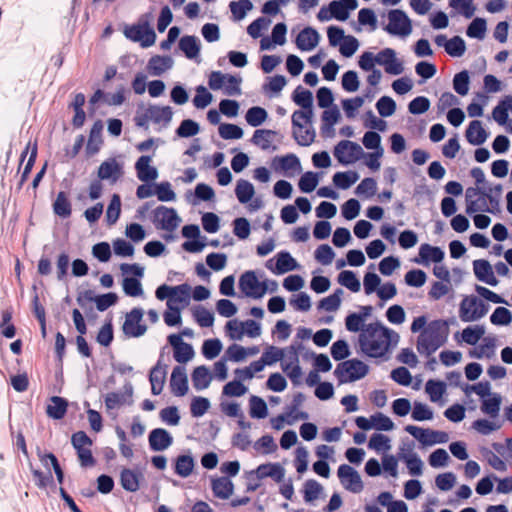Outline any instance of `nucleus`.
I'll return each mask as SVG.
<instances>
[{
    "label": "nucleus",
    "mask_w": 512,
    "mask_h": 512,
    "mask_svg": "<svg viewBox=\"0 0 512 512\" xmlns=\"http://www.w3.org/2000/svg\"><path fill=\"white\" fill-rule=\"evenodd\" d=\"M363 146L368 150L384 151L381 136L374 131H368L362 138Z\"/></svg>",
    "instance_id": "nucleus-64"
},
{
    "label": "nucleus",
    "mask_w": 512,
    "mask_h": 512,
    "mask_svg": "<svg viewBox=\"0 0 512 512\" xmlns=\"http://www.w3.org/2000/svg\"><path fill=\"white\" fill-rule=\"evenodd\" d=\"M487 32V23L483 18H475L468 26L466 34L470 38L483 40Z\"/></svg>",
    "instance_id": "nucleus-52"
},
{
    "label": "nucleus",
    "mask_w": 512,
    "mask_h": 512,
    "mask_svg": "<svg viewBox=\"0 0 512 512\" xmlns=\"http://www.w3.org/2000/svg\"><path fill=\"white\" fill-rule=\"evenodd\" d=\"M68 402L66 399L53 396L50 399V404L47 405L46 413L52 419H62L67 412Z\"/></svg>",
    "instance_id": "nucleus-30"
},
{
    "label": "nucleus",
    "mask_w": 512,
    "mask_h": 512,
    "mask_svg": "<svg viewBox=\"0 0 512 512\" xmlns=\"http://www.w3.org/2000/svg\"><path fill=\"white\" fill-rule=\"evenodd\" d=\"M281 367L293 384H300L303 372L299 364V357L294 350L287 351L281 362Z\"/></svg>",
    "instance_id": "nucleus-16"
},
{
    "label": "nucleus",
    "mask_w": 512,
    "mask_h": 512,
    "mask_svg": "<svg viewBox=\"0 0 512 512\" xmlns=\"http://www.w3.org/2000/svg\"><path fill=\"white\" fill-rule=\"evenodd\" d=\"M411 418L417 422L431 421L434 419V411L426 403L415 401L412 404Z\"/></svg>",
    "instance_id": "nucleus-38"
},
{
    "label": "nucleus",
    "mask_w": 512,
    "mask_h": 512,
    "mask_svg": "<svg viewBox=\"0 0 512 512\" xmlns=\"http://www.w3.org/2000/svg\"><path fill=\"white\" fill-rule=\"evenodd\" d=\"M279 139V135L275 130H258V145L264 150H275Z\"/></svg>",
    "instance_id": "nucleus-43"
},
{
    "label": "nucleus",
    "mask_w": 512,
    "mask_h": 512,
    "mask_svg": "<svg viewBox=\"0 0 512 512\" xmlns=\"http://www.w3.org/2000/svg\"><path fill=\"white\" fill-rule=\"evenodd\" d=\"M445 51L452 57H461L466 51L465 41L455 36L445 42Z\"/></svg>",
    "instance_id": "nucleus-56"
},
{
    "label": "nucleus",
    "mask_w": 512,
    "mask_h": 512,
    "mask_svg": "<svg viewBox=\"0 0 512 512\" xmlns=\"http://www.w3.org/2000/svg\"><path fill=\"white\" fill-rule=\"evenodd\" d=\"M388 24L385 30L394 36L407 37L412 33V21L402 10H391L388 13Z\"/></svg>",
    "instance_id": "nucleus-8"
},
{
    "label": "nucleus",
    "mask_w": 512,
    "mask_h": 512,
    "mask_svg": "<svg viewBox=\"0 0 512 512\" xmlns=\"http://www.w3.org/2000/svg\"><path fill=\"white\" fill-rule=\"evenodd\" d=\"M298 268V262L288 252H281L277 254L275 273L284 274Z\"/></svg>",
    "instance_id": "nucleus-35"
},
{
    "label": "nucleus",
    "mask_w": 512,
    "mask_h": 512,
    "mask_svg": "<svg viewBox=\"0 0 512 512\" xmlns=\"http://www.w3.org/2000/svg\"><path fill=\"white\" fill-rule=\"evenodd\" d=\"M337 476L343 488L351 493L359 494L364 489L362 477L353 467L342 464L338 467Z\"/></svg>",
    "instance_id": "nucleus-10"
},
{
    "label": "nucleus",
    "mask_w": 512,
    "mask_h": 512,
    "mask_svg": "<svg viewBox=\"0 0 512 512\" xmlns=\"http://www.w3.org/2000/svg\"><path fill=\"white\" fill-rule=\"evenodd\" d=\"M53 212L60 218H69L72 214V204L68 198V195L64 191H60L53 204Z\"/></svg>",
    "instance_id": "nucleus-27"
},
{
    "label": "nucleus",
    "mask_w": 512,
    "mask_h": 512,
    "mask_svg": "<svg viewBox=\"0 0 512 512\" xmlns=\"http://www.w3.org/2000/svg\"><path fill=\"white\" fill-rule=\"evenodd\" d=\"M379 64V52L364 51L358 58V66L363 71L373 70Z\"/></svg>",
    "instance_id": "nucleus-60"
},
{
    "label": "nucleus",
    "mask_w": 512,
    "mask_h": 512,
    "mask_svg": "<svg viewBox=\"0 0 512 512\" xmlns=\"http://www.w3.org/2000/svg\"><path fill=\"white\" fill-rule=\"evenodd\" d=\"M449 331V323L446 320L431 321L417 337V351L421 355L430 356L446 343Z\"/></svg>",
    "instance_id": "nucleus-2"
},
{
    "label": "nucleus",
    "mask_w": 512,
    "mask_h": 512,
    "mask_svg": "<svg viewBox=\"0 0 512 512\" xmlns=\"http://www.w3.org/2000/svg\"><path fill=\"white\" fill-rule=\"evenodd\" d=\"M320 182V175L316 172L307 171L299 179L298 187L303 193H310L316 189Z\"/></svg>",
    "instance_id": "nucleus-45"
},
{
    "label": "nucleus",
    "mask_w": 512,
    "mask_h": 512,
    "mask_svg": "<svg viewBox=\"0 0 512 512\" xmlns=\"http://www.w3.org/2000/svg\"><path fill=\"white\" fill-rule=\"evenodd\" d=\"M229 8L234 20L240 21L253 9V4L250 0L231 1Z\"/></svg>",
    "instance_id": "nucleus-53"
},
{
    "label": "nucleus",
    "mask_w": 512,
    "mask_h": 512,
    "mask_svg": "<svg viewBox=\"0 0 512 512\" xmlns=\"http://www.w3.org/2000/svg\"><path fill=\"white\" fill-rule=\"evenodd\" d=\"M334 156L339 163L351 165L362 159L363 148L356 142L342 140L334 147Z\"/></svg>",
    "instance_id": "nucleus-7"
},
{
    "label": "nucleus",
    "mask_w": 512,
    "mask_h": 512,
    "mask_svg": "<svg viewBox=\"0 0 512 512\" xmlns=\"http://www.w3.org/2000/svg\"><path fill=\"white\" fill-rule=\"evenodd\" d=\"M151 160V156L142 155L135 163L137 177L142 182L154 181L158 177L157 169L150 165Z\"/></svg>",
    "instance_id": "nucleus-22"
},
{
    "label": "nucleus",
    "mask_w": 512,
    "mask_h": 512,
    "mask_svg": "<svg viewBox=\"0 0 512 512\" xmlns=\"http://www.w3.org/2000/svg\"><path fill=\"white\" fill-rule=\"evenodd\" d=\"M31 148L29 159L23 169L22 175H21V181L20 183L23 184L29 177V174L35 164L36 157H37V143L34 142L33 145H31V142H28L25 150L21 154V162L24 161L26 155L29 152V149Z\"/></svg>",
    "instance_id": "nucleus-42"
},
{
    "label": "nucleus",
    "mask_w": 512,
    "mask_h": 512,
    "mask_svg": "<svg viewBox=\"0 0 512 512\" xmlns=\"http://www.w3.org/2000/svg\"><path fill=\"white\" fill-rule=\"evenodd\" d=\"M179 48L188 59L196 58L200 52V45L195 36H183L179 41Z\"/></svg>",
    "instance_id": "nucleus-40"
},
{
    "label": "nucleus",
    "mask_w": 512,
    "mask_h": 512,
    "mask_svg": "<svg viewBox=\"0 0 512 512\" xmlns=\"http://www.w3.org/2000/svg\"><path fill=\"white\" fill-rule=\"evenodd\" d=\"M147 117L150 118L155 124H163L167 126L173 117V111L170 106H158V105H150L147 109Z\"/></svg>",
    "instance_id": "nucleus-23"
},
{
    "label": "nucleus",
    "mask_w": 512,
    "mask_h": 512,
    "mask_svg": "<svg viewBox=\"0 0 512 512\" xmlns=\"http://www.w3.org/2000/svg\"><path fill=\"white\" fill-rule=\"evenodd\" d=\"M501 405V396L497 393H491L483 399L482 410L492 417L498 415Z\"/></svg>",
    "instance_id": "nucleus-55"
},
{
    "label": "nucleus",
    "mask_w": 512,
    "mask_h": 512,
    "mask_svg": "<svg viewBox=\"0 0 512 512\" xmlns=\"http://www.w3.org/2000/svg\"><path fill=\"white\" fill-rule=\"evenodd\" d=\"M239 289L245 296L256 298V271H247L241 275Z\"/></svg>",
    "instance_id": "nucleus-37"
},
{
    "label": "nucleus",
    "mask_w": 512,
    "mask_h": 512,
    "mask_svg": "<svg viewBox=\"0 0 512 512\" xmlns=\"http://www.w3.org/2000/svg\"><path fill=\"white\" fill-rule=\"evenodd\" d=\"M509 112H512V96H506L498 103L492 111V117L499 125H504Z\"/></svg>",
    "instance_id": "nucleus-32"
},
{
    "label": "nucleus",
    "mask_w": 512,
    "mask_h": 512,
    "mask_svg": "<svg viewBox=\"0 0 512 512\" xmlns=\"http://www.w3.org/2000/svg\"><path fill=\"white\" fill-rule=\"evenodd\" d=\"M446 391L447 385L443 381L428 380L425 384V392L433 403H442Z\"/></svg>",
    "instance_id": "nucleus-28"
},
{
    "label": "nucleus",
    "mask_w": 512,
    "mask_h": 512,
    "mask_svg": "<svg viewBox=\"0 0 512 512\" xmlns=\"http://www.w3.org/2000/svg\"><path fill=\"white\" fill-rule=\"evenodd\" d=\"M167 375V365L162 362V355L158 359L156 365L151 369L149 381L151 384V392L153 395H159L164 387Z\"/></svg>",
    "instance_id": "nucleus-17"
},
{
    "label": "nucleus",
    "mask_w": 512,
    "mask_h": 512,
    "mask_svg": "<svg viewBox=\"0 0 512 512\" xmlns=\"http://www.w3.org/2000/svg\"><path fill=\"white\" fill-rule=\"evenodd\" d=\"M123 290L130 297H139L143 294L141 282L134 277H125L123 279Z\"/></svg>",
    "instance_id": "nucleus-63"
},
{
    "label": "nucleus",
    "mask_w": 512,
    "mask_h": 512,
    "mask_svg": "<svg viewBox=\"0 0 512 512\" xmlns=\"http://www.w3.org/2000/svg\"><path fill=\"white\" fill-rule=\"evenodd\" d=\"M172 64L171 57L155 55L149 59L147 68L152 75L159 76L170 69Z\"/></svg>",
    "instance_id": "nucleus-33"
},
{
    "label": "nucleus",
    "mask_w": 512,
    "mask_h": 512,
    "mask_svg": "<svg viewBox=\"0 0 512 512\" xmlns=\"http://www.w3.org/2000/svg\"><path fill=\"white\" fill-rule=\"evenodd\" d=\"M400 336L381 323L368 324L359 335L360 351L371 358L386 356L397 346Z\"/></svg>",
    "instance_id": "nucleus-1"
},
{
    "label": "nucleus",
    "mask_w": 512,
    "mask_h": 512,
    "mask_svg": "<svg viewBox=\"0 0 512 512\" xmlns=\"http://www.w3.org/2000/svg\"><path fill=\"white\" fill-rule=\"evenodd\" d=\"M405 432L410 434L423 446H433L435 444H444L449 440L446 432L423 428L416 425H406Z\"/></svg>",
    "instance_id": "nucleus-5"
},
{
    "label": "nucleus",
    "mask_w": 512,
    "mask_h": 512,
    "mask_svg": "<svg viewBox=\"0 0 512 512\" xmlns=\"http://www.w3.org/2000/svg\"><path fill=\"white\" fill-rule=\"evenodd\" d=\"M340 119L341 113L338 108H327L321 116L323 130L327 131L330 135H333L334 125H336L340 121Z\"/></svg>",
    "instance_id": "nucleus-41"
},
{
    "label": "nucleus",
    "mask_w": 512,
    "mask_h": 512,
    "mask_svg": "<svg viewBox=\"0 0 512 512\" xmlns=\"http://www.w3.org/2000/svg\"><path fill=\"white\" fill-rule=\"evenodd\" d=\"M487 313L485 304L476 296H465L459 306V317L463 322H474Z\"/></svg>",
    "instance_id": "nucleus-6"
},
{
    "label": "nucleus",
    "mask_w": 512,
    "mask_h": 512,
    "mask_svg": "<svg viewBox=\"0 0 512 512\" xmlns=\"http://www.w3.org/2000/svg\"><path fill=\"white\" fill-rule=\"evenodd\" d=\"M379 65L383 66L385 72L390 75H400L404 72L403 62L392 48H384L379 52Z\"/></svg>",
    "instance_id": "nucleus-13"
},
{
    "label": "nucleus",
    "mask_w": 512,
    "mask_h": 512,
    "mask_svg": "<svg viewBox=\"0 0 512 512\" xmlns=\"http://www.w3.org/2000/svg\"><path fill=\"white\" fill-rule=\"evenodd\" d=\"M102 131H103V123L101 120H97L91 127L89 139H88V148L92 149L94 152L99 150V146L102 143Z\"/></svg>",
    "instance_id": "nucleus-54"
},
{
    "label": "nucleus",
    "mask_w": 512,
    "mask_h": 512,
    "mask_svg": "<svg viewBox=\"0 0 512 512\" xmlns=\"http://www.w3.org/2000/svg\"><path fill=\"white\" fill-rule=\"evenodd\" d=\"M284 469L280 464H264L258 466V476L271 477L280 482L284 478Z\"/></svg>",
    "instance_id": "nucleus-50"
},
{
    "label": "nucleus",
    "mask_w": 512,
    "mask_h": 512,
    "mask_svg": "<svg viewBox=\"0 0 512 512\" xmlns=\"http://www.w3.org/2000/svg\"><path fill=\"white\" fill-rule=\"evenodd\" d=\"M342 294V290H336L335 293L329 295L319 302V308L327 312L336 311L340 307Z\"/></svg>",
    "instance_id": "nucleus-61"
},
{
    "label": "nucleus",
    "mask_w": 512,
    "mask_h": 512,
    "mask_svg": "<svg viewBox=\"0 0 512 512\" xmlns=\"http://www.w3.org/2000/svg\"><path fill=\"white\" fill-rule=\"evenodd\" d=\"M254 186L247 180L240 179L235 188V194L240 203H248L254 195Z\"/></svg>",
    "instance_id": "nucleus-47"
},
{
    "label": "nucleus",
    "mask_w": 512,
    "mask_h": 512,
    "mask_svg": "<svg viewBox=\"0 0 512 512\" xmlns=\"http://www.w3.org/2000/svg\"><path fill=\"white\" fill-rule=\"evenodd\" d=\"M272 168L288 177H293L302 171L299 159L293 154L275 157L272 161Z\"/></svg>",
    "instance_id": "nucleus-14"
},
{
    "label": "nucleus",
    "mask_w": 512,
    "mask_h": 512,
    "mask_svg": "<svg viewBox=\"0 0 512 512\" xmlns=\"http://www.w3.org/2000/svg\"><path fill=\"white\" fill-rule=\"evenodd\" d=\"M153 222L157 229L173 232L179 226L180 218L174 208L158 206L154 212Z\"/></svg>",
    "instance_id": "nucleus-11"
},
{
    "label": "nucleus",
    "mask_w": 512,
    "mask_h": 512,
    "mask_svg": "<svg viewBox=\"0 0 512 512\" xmlns=\"http://www.w3.org/2000/svg\"><path fill=\"white\" fill-rule=\"evenodd\" d=\"M193 468H194V460H193L192 456L179 455L175 459L174 470L178 476H180L182 478L188 477L192 473Z\"/></svg>",
    "instance_id": "nucleus-44"
},
{
    "label": "nucleus",
    "mask_w": 512,
    "mask_h": 512,
    "mask_svg": "<svg viewBox=\"0 0 512 512\" xmlns=\"http://www.w3.org/2000/svg\"><path fill=\"white\" fill-rule=\"evenodd\" d=\"M122 175L121 166L115 161H104L98 168V177L100 180H110L115 183Z\"/></svg>",
    "instance_id": "nucleus-26"
},
{
    "label": "nucleus",
    "mask_w": 512,
    "mask_h": 512,
    "mask_svg": "<svg viewBox=\"0 0 512 512\" xmlns=\"http://www.w3.org/2000/svg\"><path fill=\"white\" fill-rule=\"evenodd\" d=\"M473 271L476 278L491 286H497L499 280L496 278L492 265L489 261L478 259L473 262Z\"/></svg>",
    "instance_id": "nucleus-18"
},
{
    "label": "nucleus",
    "mask_w": 512,
    "mask_h": 512,
    "mask_svg": "<svg viewBox=\"0 0 512 512\" xmlns=\"http://www.w3.org/2000/svg\"><path fill=\"white\" fill-rule=\"evenodd\" d=\"M144 312L141 308L135 307L126 313L125 320L122 325V331L129 338H138L143 336L147 331V325L143 323Z\"/></svg>",
    "instance_id": "nucleus-9"
},
{
    "label": "nucleus",
    "mask_w": 512,
    "mask_h": 512,
    "mask_svg": "<svg viewBox=\"0 0 512 512\" xmlns=\"http://www.w3.org/2000/svg\"><path fill=\"white\" fill-rule=\"evenodd\" d=\"M359 180V174L356 171L349 170L345 172H337L333 175V184L340 189L346 190Z\"/></svg>",
    "instance_id": "nucleus-36"
},
{
    "label": "nucleus",
    "mask_w": 512,
    "mask_h": 512,
    "mask_svg": "<svg viewBox=\"0 0 512 512\" xmlns=\"http://www.w3.org/2000/svg\"><path fill=\"white\" fill-rule=\"evenodd\" d=\"M419 256L426 262L440 263L444 258V252L439 247L423 244L419 249Z\"/></svg>",
    "instance_id": "nucleus-46"
},
{
    "label": "nucleus",
    "mask_w": 512,
    "mask_h": 512,
    "mask_svg": "<svg viewBox=\"0 0 512 512\" xmlns=\"http://www.w3.org/2000/svg\"><path fill=\"white\" fill-rule=\"evenodd\" d=\"M124 35L134 42H140L144 48L152 46L156 39L154 30L142 25L127 26Z\"/></svg>",
    "instance_id": "nucleus-12"
},
{
    "label": "nucleus",
    "mask_w": 512,
    "mask_h": 512,
    "mask_svg": "<svg viewBox=\"0 0 512 512\" xmlns=\"http://www.w3.org/2000/svg\"><path fill=\"white\" fill-rule=\"evenodd\" d=\"M487 137L488 134L480 121L475 120L469 124L466 130V138L469 143L472 145H480L486 141Z\"/></svg>",
    "instance_id": "nucleus-29"
},
{
    "label": "nucleus",
    "mask_w": 512,
    "mask_h": 512,
    "mask_svg": "<svg viewBox=\"0 0 512 512\" xmlns=\"http://www.w3.org/2000/svg\"><path fill=\"white\" fill-rule=\"evenodd\" d=\"M485 328L482 325H472L464 328L460 333L455 334L458 342H464L468 345H476L484 336Z\"/></svg>",
    "instance_id": "nucleus-24"
},
{
    "label": "nucleus",
    "mask_w": 512,
    "mask_h": 512,
    "mask_svg": "<svg viewBox=\"0 0 512 512\" xmlns=\"http://www.w3.org/2000/svg\"><path fill=\"white\" fill-rule=\"evenodd\" d=\"M254 352L255 348L246 350L238 344H232L225 351L224 358L234 362H240L243 361L248 354H253Z\"/></svg>",
    "instance_id": "nucleus-51"
},
{
    "label": "nucleus",
    "mask_w": 512,
    "mask_h": 512,
    "mask_svg": "<svg viewBox=\"0 0 512 512\" xmlns=\"http://www.w3.org/2000/svg\"><path fill=\"white\" fill-rule=\"evenodd\" d=\"M121 212V198L118 194H114L110 200V203L108 205L107 211H106V218L108 224L112 225L115 224L116 221L119 219Z\"/></svg>",
    "instance_id": "nucleus-59"
},
{
    "label": "nucleus",
    "mask_w": 512,
    "mask_h": 512,
    "mask_svg": "<svg viewBox=\"0 0 512 512\" xmlns=\"http://www.w3.org/2000/svg\"><path fill=\"white\" fill-rule=\"evenodd\" d=\"M168 342L173 347V356L178 363H186L193 358V347L184 342L180 334L169 335Z\"/></svg>",
    "instance_id": "nucleus-15"
},
{
    "label": "nucleus",
    "mask_w": 512,
    "mask_h": 512,
    "mask_svg": "<svg viewBox=\"0 0 512 512\" xmlns=\"http://www.w3.org/2000/svg\"><path fill=\"white\" fill-rule=\"evenodd\" d=\"M170 388L171 392L178 397H182L188 392V379L183 366L174 367L170 378Z\"/></svg>",
    "instance_id": "nucleus-19"
},
{
    "label": "nucleus",
    "mask_w": 512,
    "mask_h": 512,
    "mask_svg": "<svg viewBox=\"0 0 512 512\" xmlns=\"http://www.w3.org/2000/svg\"><path fill=\"white\" fill-rule=\"evenodd\" d=\"M149 446L153 451H164L173 443L171 434L163 428L153 429L148 436Z\"/></svg>",
    "instance_id": "nucleus-20"
},
{
    "label": "nucleus",
    "mask_w": 512,
    "mask_h": 512,
    "mask_svg": "<svg viewBox=\"0 0 512 512\" xmlns=\"http://www.w3.org/2000/svg\"><path fill=\"white\" fill-rule=\"evenodd\" d=\"M368 446L370 449L379 453H386L392 448L391 439L388 436L380 433L373 434L370 437Z\"/></svg>",
    "instance_id": "nucleus-48"
},
{
    "label": "nucleus",
    "mask_w": 512,
    "mask_h": 512,
    "mask_svg": "<svg viewBox=\"0 0 512 512\" xmlns=\"http://www.w3.org/2000/svg\"><path fill=\"white\" fill-rule=\"evenodd\" d=\"M359 47V40L352 35H347L345 40H343L342 43L338 46L340 54L346 58L352 57L357 52Z\"/></svg>",
    "instance_id": "nucleus-57"
},
{
    "label": "nucleus",
    "mask_w": 512,
    "mask_h": 512,
    "mask_svg": "<svg viewBox=\"0 0 512 512\" xmlns=\"http://www.w3.org/2000/svg\"><path fill=\"white\" fill-rule=\"evenodd\" d=\"M211 379V374L206 366H198L193 370L192 383L196 390L206 389L209 386Z\"/></svg>",
    "instance_id": "nucleus-39"
},
{
    "label": "nucleus",
    "mask_w": 512,
    "mask_h": 512,
    "mask_svg": "<svg viewBox=\"0 0 512 512\" xmlns=\"http://www.w3.org/2000/svg\"><path fill=\"white\" fill-rule=\"evenodd\" d=\"M368 373L369 366L356 358L341 362L334 371L340 384L356 382L366 377Z\"/></svg>",
    "instance_id": "nucleus-4"
},
{
    "label": "nucleus",
    "mask_w": 512,
    "mask_h": 512,
    "mask_svg": "<svg viewBox=\"0 0 512 512\" xmlns=\"http://www.w3.org/2000/svg\"><path fill=\"white\" fill-rule=\"evenodd\" d=\"M320 41V34L312 27H306L296 37V46L301 51H311Z\"/></svg>",
    "instance_id": "nucleus-21"
},
{
    "label": "nucleus",
    "mask_w": 512,
    "mask_h": 512,
    "mask_svg": "<svg viewBox=\"0 0 512 512\" xmlns=\"http://www.w3.org/2000/svg\"><path fill=\"white\" fill-rule=\"evenodd\" d=\"M293 101L301 107L296 112L313 111V95L311 91L297 87L293 93Z\"/></svg>",
    "instance_id": "nucleus-34"
},
{
    "label": "nucleus",
    "mask_w": 512,
    "mask_h": 512,
    "mask_svg": "<svg viewBox=\"0 0 512 512\" xmlns=\"http://www.w3.org/2000/svg\"><path fill=\"white\" fill-rule=\"evenodd\" d=\"M211 489L215 497L225 500L233 494L234 485L229 477L222 476L212 479Z\"/></svg>",
    "instance_id": "nucleus-25"
},
{
    "label": "nucleus",
    "mask_w": 512,
    "mask_h": 512,
    "mask_svg": "<svg viewBox=\"0 0 512 512\" xmlns=\"http://www.w3.org/2000/svg\"><path fill=\"white\" fill-rule=\"evenodd\" d=\"M377 191V183L373 178H364L356 187L355 193L358 196L370 198Z\"/></svg>",
    "instance_id": "nucleus-62"
},
{
    "label": "nucleus",
    "mask_w": 512,
    "mask_h": 512,
    "mask_svg": "<svg viewBox=\"0 0 512 512\" xmlns=\"http://www.w3.org/2000/svg\"><path fill=\"white\" fill-rule=\"evenodd\" d=\"M190 292L191 287L186 283L174 286L172 299H168L167 302H170V304L180 303L187 305L190 299Z\"/></svg>",
    "instance_id": "nucleus-58"
},
{
    "label": "nucleus",
    "mask_w": 512,
    "mask_h": 512,
    "mask_svg": "<svg viewBox=\"0 0 512 512\" xmlns=\"http://www.w3.org/2000/svg\"><path fill=\"white\" fill-rule=\"evenodd\" d=\"M140 477V473L129 468H124L120 474V483L122 488L129 492H136L140 486Z\"/></svg>",
    "instance_id": "nucleus-31"
},
{
    "label": "nucleus",
    "mask_w": 512,
    "mask_h": 512,
    "mask_svg": "<svg viewBox=\"0 0 512 512\" xmlns=\"http://www.w3.org/2000/svg\"><path fill=\"white\" fill-rule=\"evenodd\" d=\"M338 283L355 293L361 289V283L356 274L349 270L342 271L338 275Z\"/></svg>",
    "instance_id": "nucleus-49"
},
{
    "label": "nucleus",
    "mask_w": 512,
    "mask_h": 512,
    "mask_svg": "<svg viewBox=\"0 0 512 512\" xmlns=\"http://www.w3.org/2000/svg\"><path fill=\"white\" fill-rule=\"evenodd\" d=\"M313 116L314 111L294 112L292 114L293 135L298 144L302 146H308L314 141Z\"/></svg>",
    "instance_id": "nucleus-3"
}]
</instances>
